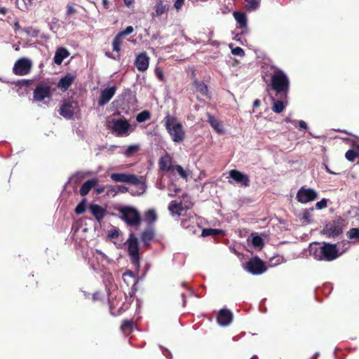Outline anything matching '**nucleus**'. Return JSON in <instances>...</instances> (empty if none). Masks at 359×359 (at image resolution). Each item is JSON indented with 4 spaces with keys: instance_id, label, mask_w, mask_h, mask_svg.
Here are the masks:
<instances>
[{
    "instance_id": "obj_41",
    "label": "nucleus",
    "mask_w": 359,
    "mask_h": 359,
    "mask_svg": "<svg viewBox=\"0 0 359 359\" xmlns=\"http://www.w3.org/2000/svg\"><path fill=\"white\" fill-rule=\"evenodd\" d=\"M173 169H175L179 174V175H180L182 178H187L189 172L187 170H184V168L181 165H177L173 168Z\"/></svg>"
},
{
    "instance_id": "obj_34",
    "label": "nucleus",
    "mask_w": 359,
    "mask_h": 359,
    "mask_svg": "<svg viewBox=\"0 0 359 359\" xmlns=\"http://www.w3.org/2000/svg\"><path fill=\"white\" fill-rule=\"evenodd\" d=\"M358 151L353 149L348 150L345 154L346 158L351 162H353L356 158L359 157V146H357Z\"/></svg>"
},
{
    "instance_id": "obj_12",
    "label": "nucleus",
    "mask_w": 359,
    "mask_h": 359,
    "mask_svg": "<svg viewBox=\"0 0 359 359\" xmlns=\"http://www.w3.org/2000/svg\"><path fill=\"white\" fill-rule=\"evenodd\" d=\"M50 96V88L46 84H39L34 92V99L37 102H41L45 98Z\"/></svg>"
},
{
    "instance_id": "obj_4",
    "label": "nucleus",
    "mask_w": 359,
    "mask_h": 359,
    "mask_svg": "<svg viewBox=\"0 0 359 359\" xmlns=\"http://www.w3.org/2000/svg\"><path fill=\"white\" fill-rule=\"evenodd\" d=\"M121 218L128 226H139L141 222L140 215L137 209L130 206L122 207L119 209Z\"/></svg>"
},
{
    "instance_id": "obj_14",
    "label": "nucleus",
    "mask_w": 359,
    "mask_h": 359,
    "mask_svg": "<svg viewBox=\"0 0 359 359\" xmlns=\"http://www.w3.org/2000/svg\"><path fill=\"white\" fill-rule=\"evenodd\" d=\"M297 199L302 203H306L314 199V190L302 187L297 194Z\"/></svg>"
},
{
    "instance_id": "obj_11",
    "label": "nucleus",
    "mask_w": 359,
    "mask_h": 359,
    "mask_svg": "<svg viewBox=\"0 0 359 359\" xmlns=\"http://www.w3.org/2000/svg\"><path fill=\"white\" fill-rule=\"evenodd\" d=\"M322 233L329 238H335L342 233V228L339 224L333 221L325 224Z\"/></svg>"
},
{
    "instance_id": "obj_37",
    "label": "nucleus",
    "mask_w": 359,
    "mask_h": 359,
    "mask_svg": "<svg viewBox=\"0 0 359 359\" xmlns=\"http://www.w3.org/2000/svg\"><path fill=\"white\" fill-rule=\"evenodd\" d=\"M140 149L139 145L135 144V145H130L128 146L126 151H124L123 154L126 157L131 156L133 154L136 153Z\"/></svg>"
},
{
    "instance_id": "obj_8",
    "label": "nucleus",
    "mask_w": 359,
    "mask_h": 359,
    "mask_svg": "<svg viewBox=\"0 0 359 359\" xmlns=\"http://www.w3.org/2000/svg\"><path fill=\"white\" fill-rule=\"evenodd\" d=\"M31 67V60L26 57H22L15 62L13 72L15 75L25 76L30 72Z\"/></svg>"
},
{
    "instance_id": "obj_62",
    "label": "nucleus",
    "mask_w": 359,
    "mask_h": 359,
    "mask_svg": "<svg viewBox=\"0 0 359 359\" xmlns=\"http://www.w3.org/2000/svg\"><path fill=\"white\" fill-rule=\"evenodd\" d=\"M292 121L293 119L290 118L289 116L285 119V121L287 123H292Z\"/></svg>"
},
{
    "instance_id": "obj_28",
    "label": "nucleus",
    "mask_w": 359,
    "mask_h": 359,
    "mask_svg": "<svg viewBox=\"0 0 359 359\" xmlns=\"http://www.w3.org/2000/svg\"><path fill=\"white\" fill-rule=\"evenodd\" d=\"M16 5L20 10L27 11L32 8L33 0H16Z\"/></svg>"
},
{
    "instance_id": "obj_17",
    "label": "nucleus",
    "mask_w": 359,
    "mask_h": 359,
    "mask_svg": "<svg viewBox=\"0 0 359 359\" xmlns=\"http://www.w3.org/2000/svg\"><path fill=\"white\" fill-rule=\"evenodd\" d=\"M229 176L234 181L240 183L241 186L248 187L250 184L248 177L240 171L232 170L229 172Z\"/></svg>"
},
{
    "instance_id": "obj_55",
    "label": "nucleus",
    "mask_w": 359,
    "mask_h": 359,
    "mask_svg": "<svg viewBox=\"0 0 359 359\" xmlns=\"http://www.w3.org/2000/svg\"><path fill=\"white\" fill-rule=\"evenodd\" d=\"M260 105V101L259 100H255L253 102V107L257 108Z\"/></svg>"
},
{
    "instance_id": "obj_24",
    "label": "nucleus",
    "mask_w": 359,
    "mask_h": 359,
    "mask_svg": "<svg viewBox=\"0 0 359 359\" xmlns=\"http://www.w3.org/2000/svg\"><path fill=\"white\" fill-rule=\"evenodd\" d=\"M287 104V100H276L272 99V110L276 114L281 113Z\"/></svg>"
},
{
    "instance_id": "obj_29",
    "label": "nucleus",
    "mask_w": 359,
    "mask_h": 359,
    "mask_svg": "<svg viewBox=\"0 0 359 359\" xmlns=\"http://www.w3.org/2000/svg\"><path fill=\"white\" fill-rule=\"evenodd\" d=\"M157 219V215L154 209H150L144 213V220L148 225L152 224Z\"/></svg>"
},
{
    "instance_id": "obj_7",
    "label": "nucleus",
    "mask_w": 359,
    "mask_h": 359,
    "mask_svg": "<svg viewBox=\"0 0 359 359\" xmlns=\"http://www.w3.org/2000/svg\"><path fill=\"white\" fill-rule=\"evenodd\" d=\"M111 130L117 136L124 137L129 135L132 128L127 120L119 118L114 120Z\"/></svg>"
},
{
    "instance_id": "obj_36",
    "label": "nucleus",
    "mask_w": 359,
    "mask_h": 359,
    "mask_svg": "<svg viewBox=\"0 0 359 359\" xmlns=\"http://www.w3.org/2000/svg\"><path fill=\"white\" fill-rule=\"evenodd\" d=\"M251 243L255 248H262L264 245L262 238L258 235L252 234Z\"/></svg>"
},
{
    "instance_id": "obj_31",
    "label": "nucleus",
    "mask_w": 359,
    "mask_h": 359,
    "mask_svg": "<svg viewBox=\"0 0 359 359\" xmlns=\"http://www.w3.org/2000/svg\"><path fill=\"white\" fill-rule=\"evenodd\" d=\"M93 256L97 261L101 262L102 263L104 262L108 264L111 262V259L100 250H95L93 252Z\"/></svg>"
},
{
    "instance_id": "obj_30",
    "label": "nucleus",
    "mask_w": 359,
    "mask_h": 359,
    "mask_svg": "<svg viewBox=\"0 0 359 359\" xmlns=\"http://www.w3.org/2000/svg\"><path fill=\"white\" fill-rule=\"evenodd\" d=\"M123 279L124 282L129 285L133 284V287L137 284V280L133 273L131 271H127L123 274Z\"/></svg>"
},
{
    "instance_id": "obj_59",
    "label": "nucleus",
    "mask_w": 359,
    "mask_h": 359,
    "mask_svg": "<svg viewBox=\"0 0 359 359\" xmlns=\"http://www.w3.org/2000/svg\"><path fill=\"white\" fill-rule=\"evenodd\" d=\"M157 76L160 79H163V74L162 72H157Z\"/></svg>"
},
{
    "instance_id": "obj_45",
    "label": "nucleus",
    "mask_w": 359,
    "mask_h": 359,
    "mask_svg": "<svg viewBox=\"0 0 359 359\" xmlns=\"http://www.w3.org/2000/svg\"><path fill=\"white\" fill-rule=\"evenodd\" d=\"M86 210V203L85 201L81 202L76 208L75 212L76 214L80 215L84 212Z\"/></svg>"
},
{
    "instance_id": "obj_50",
    "label": "nucleus",
    "mask_w": 359,
    "mask_h": 359,
    "mask_svg": "<svg viewBox=\"0 0 359 359\" xmlns=\"http://www.w3.org/2000/svg\"><path fill=\"white\" fill-rule=\"evenodd\" d=\"M297 126L302 130H306L307 128V124L304 121H299Z\"/></svg>"
},
{
    "instance_id": "obj_33",
    "label": "nucleus",
    "mask_w": 359,
    "mask_h": 359,
    "mask_svg": "<svg viewBox=\"0 0 359 359\" xmlns=\"http://www.w3.org/2000/svg\"><path fill=\"white\" fill-rule=\"evenodd\" d=\"M123 41V37L121 36L120 34H117L112 42V48L114 51L118 53L121 50V47L122 46Z\"/></svg>"
},
{
    "instance_id": "obj_19",
    "label": "nucleus",
    "mask_w": 359,
    "mask_h": 359,
    "mask_svg": "<svg viewBox=\"0 0 359 359\" xmlns=\"http://www.w3.org/2000/svg\"><path fill=\"white\" fill-rule=\"evenodd\" d=\"M233 17L238 24V29H241V34H245L248 32L247 27V18L245 13L234 12Z\"/></svg>"
},
{
    "instance_id": "obj_48",
    "label": "nucleus",
    "mask_w": 359,
    "mask_h": 359,
    "mask_svg": "<svg viewBox=\"0 0 359 359\" xmlns=\"http://www.w3.org/2000/svg\"><path fill=\"white\" fill-rule=\"evenodd\" d=\"M132 327L133 323L130 320H125L121 325V329L126 331V330H131Z\"/></svg>"
},
{
    "instance_id": "obj_56",
    "label": "nucleus",
    "mask_w": 359,
    "mask_h": 359,
    "mask_svg": "<svg viewBox=\"0 0 359 359\" xmlns=\"http://www.w3.org/2000/svg\"><path fill=\"white\" fill-rule=\"evenodd\" d=\"M7 12V9L6 8H0V14L5 15Z\"/></svg>"
},
{
    "instance_id": "obj_18",
    "label": "nucleus",
    "mask_w": 359,
    "mask_h": 359,
    "mask_svg": "<svg viewBox=\"0 0 359 359\" xmlns=\"http://www.w3.org/2000/svg\"><path fill=\"white\" fill-rule=\"evenodd\" d=\"M88 209L98 222H100L104 218L107 212L104 208L97 204H90Z\"/></svg>"
},
{
    "instance_id": "obj_6",
    "label": "nucleus",
    "mask_w": 359,
    "mask_h": 359,
    "mask_svg": "<svg viewBox=\"0 0 359 359\" xmlns=\"http://www.w3.org/2000/svg\"><path fill=\"white\" fill-rule=\"evenodd\" d=\"M320 253L323 257H320L319 259H323L327 262L333 261L340 255L337 245L328 243H323V245L320 248Z\"/></svg>"
},
{
    "instance_id": "obj_2",
    "label": "nucleus",
    "mask_w": 359,
    "mask_h": 359,
    "mask_svg": "<svg viewBox=\"0 0 359 359\" xmlns=\"http://www.w3.org/2000/svg\"><path fill=\"white\" fill-rule=\"evenodd\" d=\"M111 180L116 182H124L134 184L138 188V195H141L146 192L147 186L144 182L142 180V177L139 178L135 175L126 173H112L110 175Z\"/></svg>"
},
{
    "instance_id": "obj_44",
    "label": "nucleus",
    "mask_w": 359,
    "mask_h": 359,
    "mask_svg": "<svg viewBox=\"0 0 359 359\" xmlns=\"http://www.w3.org/2000/svg\"><path fill=\"white\" fill-rule=\"evenodd\" d=\"M328 199L323 198L320 201L316 203V208L318 210H323L327 206Z\"/></svg>"
},
{
    "instance_id": "obj_3",
    "label": "nucleus",
    "mask_w": 359,
    "mask_h": 359,
    "mask_svg": "<svg viewBox=\"0 0 359 359\" xmlns=\"http://www.w3.org/2000/svg\"><path fill=\"white\" fill-rule=\"evenodd\" d=\"M271 85L274 90L278 93H283L286 97L289 86L290 81L287 76L282 70H277L271 76Z\"/></svg>"
},
{
    "instance_id": "obj_54",
    "label": "nucleus",
    "mask_w": 359,
    "mask_h": 359,
    "mask_svg": "<svg viewBox=\"0 0 359 359\" xmlns=\"http://www.w3.org/2000/svg\"><path fill=\"white\" fill-rule=\"evenodd\" d=\"M125 5L130 8L133 5L134 0H123Z\"/></svg>"
},
{
    "instance_id": "obj_25",
    "label": "nucleus",
    "mask_w": 359,
    "mask_h": 359,
    "mask_svg": "<svg viewBox=\"0 0 359 359\" xmlns=\"http://www.w3.org/2000/svg\"><path fill=\"white\" fill-rule=\"evenodd\" d=\"M159 167L161 170L169 171L173 169L174 167L171 164V158L168 155H165L161 158L159 161Z\"/></svg>"
},
{
    "instance_id": "obj_9",
    "label": "nucleus",
    "mask_w": 359,
    "mask_h": 359,
    "mask_svg": "<svg viewBox=\"0 0 359 359\" xmlns=\"http://www.w3.org/2000/svg\"><path fill=\"white\" fill-rule=\"evenodd\" d=\"M246 270L253 275H260L266 271L264 263L259 258L251 259L246 265Z\"/></svg>"
},
{
    "instance_id": "obj_53",
    "label": "nucleus",
    "mask_w": 359,
    "mask_h": 359,
    "mask_svg": "<svg viewBox=\"0 0 359 359\" xmlns=\"http://www.w3.org/2000/svg\"><path fill=\"white\" fill-rule=\"evenodd\" d=\"M104 283L106 284V286L108 287L109 285L111 284L113 282V278L111 275H109L107 278H104Z\"/></svg>"
},
{
    "instance_id": "obj_57",
    "label": "nucleus",
    "mask_w": 359,
    "mask_h": 359,
    "mask_svg": "<svg viewBox=\"0 0 359 359\" xmlns=\"http://www.w3.org/2000/svg\"><path fill=\"white\" fill-rule=\"evenodd\" d=\"M118 187L119 191L121 192H124L127 190V188L125 187L124 186H118Z\"/></svg>"
},
{
    "instance_id": "obj_26",
    "label": "nucleus",
    "mask_w": 359,
    "mask_h": 359,
    "mask_svg": "<svg viewBox=\"0 0 359 359\" xmlns=\"http://www.w3.org/2000/svg\"><path fill=\"white\" fill-rule=\"evenodd\" d=\"M154 236V231L151 228L146 229L142 233L141 240L144 245H149Z\"/></svg>"
},
{
    "instance_id": "obj_40",
    "label": "nucleus",
    "mask_w": 359,
    "mask_h": 359,
    "mask_svg": "<svg viewBox=\"0 0 359 359\" xmlns=\"http://www.w3.org/2000/svg\"><path fill=\"white\" fill-rule=\"evenodd\" d=\"M221 232V230L215 229H204L202 231L201 236L203 237L208 236H215L217 235L219 233Z\"/></svg>"
},
{
    "instance_id": "obj_39",
    "label": "nucleus",
    "mask_w": 359,
    "mask_h": 359,
    "mask_svg": "<svg viewBox=\"0 0 359 359\" xmlns=\"http://www.w3.org/2000/svg\"><path fill=\"white\" fill-rule=\"evenodd\" d=\"M245 6L249 11H255L259 6V0H246Z\"/></svg>"
},
{
    "instance_id": "obj_49",
    "label": "nucleus",
    "mask_w": 359,
    "mask_h": 359,
    "mask_svg": "<svg viewBox=\"0 0 359 359\" xmlns=\"http://www.w3.org/2000/svg\"><path fill=\"white\" fill-rule=\"evenodd\" d=\"M175 2L174 4V7L177 11L182 8V6L184 5V0H175Z\"/></svg>"
},
{
    "instance_id": "obj_23",
    "label": "nucleus",
    "mask_w": 359,
    "mask_h": 359,
    "mask_svg": "<svg viewBox=\"0 0 359 359\" xmlns=\"http://www.w3.org/2000/svg\"><path fill=\"white\" fill-rule=\"evenodd\" d=\"M98 182V180L97 178H93L91 180H89L86 181L81 187L80 189V194L81 196H86L87 195L90 189L95 187Z\"/></svg>"
},
{
    "instance_id": "obj_51",
    "label": "nucleus",
    "mask_w": 359,
    "mask_h": 359,
    "mask_svg": "<svg viewBox=\"0 0 359 359\" xmlns=\"http://www.w3.org/2000/svg\"><path fill=\"white\" fill-rule=\"evenodd\" d=\"M67 15H72V14L74 13L75 11H76L74 8L72 6H71V5H67Z\"/></svg>"
},
{
    "instance_id": "obj_32",
    "label": "nucleus",
    "mask_w": 359,
    "mask_h": 359,
    "mask_svg": "<svg viewBox=\"0 0 359 359\" xmlns=\"http://www.w3.org/2000/svg\"><path fill=\"white\" fill-rule=\"evenodd\" d=\"M194 88L197 92H199L201 95L207 96L208 90L207 86L203 83L198 81H195L194 83Z\"/></svg>"
},
{
    "instance_id": "obj_42",
    "label": "nucleus",
    "mask_w": 359,
    "mask_h": 359,
    "mask_svg": "<svg viewBox=\"0 0 359 359\" xmlns=\"http://www.w3.org/2000/svg\"><path fill=\"white\" fill-rule=\"evenodd\" d=\"M348 237L349 238L359 239V228H351L348 231Z\"/></svg>"
},
{
    "instance_id": "obj_20",
    "label": "nucleus",
    "mask_w": 359,
    "mask_h": 359,
    "mask_svg": "<svg viewBox=\"0 0 359 359\" xmlns=\"http://www.w3.org/2000/svg\"><path fill=\"white\" fill-rule=\"evenodd\" d=\"M207 116L209 123L210 124L211 127L215 130V132L221 135L225 133L224 125L222 121H219L210 114H208Z\"/></svg>"
},
{
    "instance_id": "obj_27",
    "label": "nucleus",
    "mask_w": 359,
    "mask_h": 359,
    "mask_svg": "<svg viewBox=\"0 0 359 359\" xmlns=\"http://www.w3.org/2000/svg\"><path fill=\"white\" fill-rule=\"evenodd\" d=\"M168 209L172 215H180L181 211L183 210V208L182 207V203H178L175 201H172L170 203Z\"/></svg>"
},
{
    "instance_id": "obj_46",
    "label": "nucleus",
    "mask_w": 359,
    "mask_h": 359,
    "mask_svg": "<svg viewBox=\"0 0 359 359\" xmlns=\"http://www.w3.org/2000/svg\"><path fill=\"white\" fill-rule=\"evenodd\" d=\"M133 31H134V29L132 26H128L123 31H121V32H118V34L124 38L125 36L133 33Z\"/></svg>"
},
{
    "instance_id": "obj_60",
    "label": "nucleus",
    "mask_w": 359,
    "mask_h": 359,
    "mask_svg": "<svg viewBox=\"0 0 359 359\" xmlns=\"http://www.w3.org/2000/svg\"><path fill=\"white\" fill-rule=\"evenodd\" d=\"M102 4L104 8H107L108 6V0H102Z\"/></svg>"
},
{
    "instance_id": "obj_52",
    "label": "nucleus",
    "mask_w": 359,
    "mask_h": 359,
    "mask_svg": "<svg viewBox=\"0 0 359 359\" xmlns=\"http://www.w3.org/2000/svg\"><path fill=\"white\" fill-rule=\"evenodd\" d=\"M302 219L306 222H311V219H310V215H309V212L308 210H306L304 212Z\"/></svg>"
},
{
    "instance_id": "obj_22",
    "label": "nucleus",
    "mask_w": 359,
    "mask_h": 359,
    "mask_svg": "<svg viewBox=\"0 0 359 359\" xmlns=\"http://www.w3.org/2000/svg\"><path fill=\"white\" fill-rule=\"evenodd\" d=\"M69 55V53L65 48H59L55 53L54 62L57 65H60Z\"/></svg>"
},
{
    "instance_id": "obj_63",
    "label": "nucleus",
    "mask_w": 359,
    "mask_h": 359,
    "mask_svg": "<svg viewBox=\"0 0 359 359\" xmlns=\"http://www.w3.org/2000/svg\"><path fill=\"white\" fill-rule=\"evenodd\" d=\"M103 191H104V188L103 187H100V188H97V192L99 193V194H100V193H102Z\"/></svg>"
},
{
    "instance_id": "obj_13",
    "label": "nucleus",
    "mask_w": 359,
    "mask_h": 359,
    "mask_svg": "<svg viewBox=\"0 0 359 359\" xmlns=\"http://www.w3.org/2000/svg\"><path fill=\"white\" fill-rule=\"evenodd\" d=\"M233 320L232 312L226 309H222L217 316V323L220 326L226 327Z\"/></svg>"
},
{
    "instance_id": "obj_38",
    "label": "nucleus",
    "mask_w": 359,
    "mask_h": 359,
    "mask_svg": "<svg viewBox=\"0 0 359 359\" xmlns=\"http://www.w3.org/2000/svg\"><path fill=\"white\" fill-rule=\"evenodd\" d=\"M150 118V113L148 111H143L139 113L136 117V120L139 123L144 122Z\"/></svg>"
},
{
    "instance_id": "obj_16",
    "label": "nucleus",
    "mask_w": 359,
    "mask_h": 359,
    "mask_svg": "<svg viewBox=\"0 0 359 359\" xmlns=\"http://www.w3.org/2000/svg\"><path fill=\"white\" fill-rule=\"evenodd\" d=\"M135 64L140 72H144L149 67V57L146 53H141L137 55Z\"/></svg>"
},
{
    "instance_id": "obj_61",
    "label": "nucleus",
    "mask_w": 359,
    "mask_h": 359,
    "mask_svg": "<svg viewBox=\"0 0 359 359\" xmlns=\"http://www.w3.org/2000/svg\"><path fill=\"white\" fill-rule=\"evenodd\" d=\"M325 169L327 170V172H329L330 174H335L333 171H332L326 165H325Z\"/></svg>"
},
{
    "instance_id": "obj_35",
    "label": "nucleus",
    "mask_w": 359,
    "mask_h": 359,
    "mask_svg": "<svg viewBox=\"0 0 359 359\" xmlns=\"http://www.w3.org/2000/svg\"><path fill=\"white\" fill-rule=\"evenodd\" d=\"M155 15L161 16L167 11V6L162 1H158L155 5Z\"/></svg>"
},
{
    "instance_id": "obj_1",
    "label": "nucleus",
    "mask_w": 359,
    "mask_h": 359,
    "mask_svg": "<svg viewBox=\"0 0 359 359\" xmlns=\"http://www.w3.org/2000/svg\"><path fill=\"white\" fill-rule=\"evenodd\" d=\"M165 129L175 143L182 142L185 138V130L182 123L175 116L168 114L163 119Z\"/></svg>"
},
{
    "instance_id": "obj_64",
    "label": "nucleus",
    "mask_w": 359,
    "mask_h": 359,
    "mask_svg": "<svg viewBox=\"0 0 359 359\" xmlns=\"http://www.w3.org/2000/svg\"><path fill=\"white\" fill-rule=\"evenodd\" d=\"M80 177H82L81 173H77L75 176L73 177V178H77V179H79Z\"/></svg>"
},
{
    "instance_id": "obj_58",
    "label": "nucleus",
    "mask_w": 359,
    "mask_h": 359,
    "mask_svg": "<svg viewBox=\"0 0 359 359\" xmlns=\"http://www.w3.org/2000/svg\"><path fill=\"white\" fill-rule=\"evenodd\" d=\"M99 296V293L96 292V293H94L93 295V299L94 301H96L99 299L98 297Z\"/></svg>"
},
{
    "instance_id": "obj_5",
    "label": "nucleus",
    "mask_w": 359,
    "mask_h": 359,
    "mask_svg": "<svg viewBox=\"0 0 359 359\" xmlns=\"http://www.w3.org/2000/svg\"><path fill=\"white\" fill-rule=\"evenodd\" d=\"M128 251L130 257L132 264L137 269L140 268V254H139V243L137 238L133 233L130 235L127 241Z\"/></svg>"
},
{
    "instance_id": "obj_21",
    "label": "nucleus",
    "mask_w": 359,
    "mask_h": 359,
    "mask_svg": "<svg viewBox=\"0 0 359 359\" xmlns=\"http://www.w3.org/2000/svg\"><path fill=\"white\" fill-rule=\"evenodd\" d=\"M76 76L74 74H68L62 77L58 82L57 87L62 91H66L75 80Z\"/></svg>"
},
{
    "instance_id": "obj_10",
    "label": "nucleus",
    "mask_w": 359,
    "mask_h": 359,
    "mask_svg": "<svg viewBox=\"0 0 359 359\" xmlns=\"http://www.w3.org/2000/svg\"><path fill=\"white\" fill-rule=\"evenodd\" d=\"M77 109L78 104L76 102L65 100L62 104L59 109V114L64 118L70 119L72 118Z\"/></svg>"
},
{
    "instance_id": "obj_47",
    "label": "nucleus",
    "mask_w": 359,
    "mask_h": 359,
    "mask_svg": "<svg viewBox=\"0 0 359 359\" xmlns=\"http://www.w3.org/2000/svg\"><path fill=\"white\" fill-rule=\"evenodd\" d=\"M119 235V231L118 229H113L108 231V237L111 239L116 238Z\"/></svg>"
},
{
    "instance_id": "obj_43",
    "label": "nucleus",
    "mask_w": 359,
    "mask_h": 359,
    "mask_svg": "<svg viewBox=\"0 0 359 359\" xmlns=\"http://www.w3.org/2000/svg\"><path fill=\"white\" fill-rule=\"evenodd\" d=\"M229 47L231 48V53L233 55L240 57L244 56L245 52L243 48L240 47L233 48L231 45H229Z\"/></svg>"
},
{
    "instance_id": "obj_15",
    "label": "nucleus",
    "mask_w": 359,
    "mask_h": 359,
    "mask_svg": "<svg viewBox=\"0 0 359 359\" xmlns=\"http://www.w3.org/2000/svg\"><path fill=\"white\" fill-rule=\"evenodd\" d=\"M116 91V88L115 86L109 87L101 90L98 104L100 106H104L108 103L115 95Z\"/></svg>"
}]
</instances>
